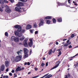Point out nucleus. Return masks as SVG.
<instances>
[{
    "label": "nucleus",
    "mask_w": 78,
    "mask_h": 78,
    "mask_svg": "<svg viewBox=\"0 0 78 78\" xmlns=\"http://www.w3.org/2000/svg\"><path fill=\"white\" fill-rule=\"evenodd\" d=\"M21 51H23L20 50L16 52L17 54L19 56L16 57L15 58V61L16 62H19V61H20L22 59V53Z\"/></svg>",
    "instance_id": "f257e3e1"
},
{
    "label": "nucleus",
    "mask_w": 78,
    "mask_h": 78,
    "mask_svg": "<svg viewBox=\"0 0 78 78\" xmlns=\"http://www.w3.org/2000/svg\"><path fill=\"white\" fill-rule=\"evenodd\" d=\"M15 28H18V32L20 33H24L25 32V30L24 29H22V26L20 25H17L14 26Z\"/></svg>",
    "instance_id": "f03ea898"
},
{
    "label": "nucleus",
    "mask_w": 78,
    "mask_h": 78,
    "mask_svg": "<svg viewBox=\"0 0 78 78\" xmlns=\"http://www.w3.org/2000/svg\"><path fill=\"white\" fill-rule=\"evenodd\" d=\"M11 39L12 41H14L15 42H17L20 40L18 37H16L14 36H12L11 37Z\"/></svg>",
    "instance_id": "7ed1b4c3"
},
{
    "label": "nucleus",
    "mask_w": 78,
    "mask_h": 78,
    "mask_svg": "<svg viewBox=\"0 0 78 78\" xmlns=\"http://www.w3.org/2000/svg\"><path fill=\"white\" fill-rule=\"evenodd\" d=\"M27 41H28V39H25L23 41V44L25 47H28V43H27Z\"/></svg>",
    "instance_id": "20e7f679"
},
{
    "label": "nucleus",
    "mask_w": 78,
    "mask_h": 78,
    "mask_svg": "<svg viewBox=\"0 0 78 78\" xmlns=\"http://www.w3.org/2000/svg\"><path fill=\"white\" fill-rule=\"evenodd\" d=\"M59 63H60V61H58L56 63V64H57L56 65L51 69V70H53V69H56V68H57V67L59 66Z\"/></svg>",
    "instance_id": "39448f33"
},
{
    "label": "nucleus",
    "mask_w": 78,
    "mask_h": 78,
    "mask_svg": "<svg viewBox=\"0 0 78 78\" xmlns=\"http://www.w3.org/2000/svg\"><path fill=\"white\" fill-rule=\"evenodd\" d=\"M5 11L7 13H10L11 12V10L9 8V7L8 6V7H6Z\"/></svg>",
    "instance_id": "423d86ee"
},
{
    "label": "nucleus",
    "mask_w": 78,
    "mask_h": 78,
    "mask_svg": "<svg viewBox=\"0 0 78 78\" xmlns=\"http://www.w3.org/2000/svg\"><path fill=\"white\" fill-rule=\"evenodd\" d=\"M44 20H43V19H40V22L39 23V26H43V25H44Z\"/></svg>",
    "instance_id": "0eeeda50"
},
{
    "label": "nucleus",
    "mask_w": 78,
    "mask_h": 78,
    "mask_svg": "<svg viewBox=\"0 0 78 78\" xmlns=\"http://www.w3.org/2000/svg\"><path fill=\"white\" fill-rule=\"evenodd\" d=\"M5 65H2L1 67V70L2 72H3L5 70Z\"/></svg>",
    "instance_id": "6e6552de"
},
{
    "label": "nucleus",
    "mask_w": 78,
    "mask_h": 78,
    "mask_svg": "<svg viewBox=\"0 0 78 78\" xmlns=\"http://www.w3.org/2000/svg\"><path fill=\"white\" fill-rule=\"evenodd\" d=\"M16 6H19L20 7V6H23V4L22 2H19L18 3L16 4Z\"/></svg>",
    "instance_id": "1a4fd4ad"
},
{
    "label": "nucleus",
    "mask_w": 78,
    "mask_h": 78,
    "mask_svg": "<svg viewBox=\"0 0 78 78\" xmlns=\"http://www.w3.org/2000/svg\"><path fill=\"white\" fill-rule=\"evenodd\" d=\"M15 9V10L17 11H18V12H20L21 11L20 10V9H21L20 7L18 6L16 7Z\"/></svg>",
    "instance_id": "9d476101"
},
{
    "label": "nucleus",
    "mask_w": 78,
    "mask_h": 78,
    "mask_svg": "<svg viewBox=\"0 0 78 78\" xmlns=\"http://www.w3.org/2000/svg\"><path fill=\"white\" fill-rule=\"evenodd\" d=\"M9 61L8 60H6L5 62V66L6 67H7L9 66Z\"/></svg>",
    "instance_id": "9b49d317"
},
{
    "label": "nucleus",
    "mask_w": 78,
    "mask_h": 78,
    "mask_svg": "<svg viewBox=\"0 0 78 78\" xmlns=\"http://www.w3.org/2000/svg\"><path fill=\"white\" fill-rule=\"evenodd\" d=\"M24 53H28L29 52V51L26 48H24L23 49Z\"/></svg>",
    "instance_id": "f8f14e48"
},
{
    "label": "nucleus",
    "mask_w": 78,
    "mask_h": 78,
    "mask_svg": "<svg viewBox=\"0 0 78 78\" xmlns=\"http://www.w3.org/2000/svg\"><path fill=\"white\" fill-rule=\"evenodd\" d=\"M32 28V26L31 25H27L26 27V30H29V29H31Z\"/></svg>",
    "instance_id": "ddd939ff"
},
{
    "label": "nucleus",
    "mask_w": 78,
    "mask_h": 78,
    "mask_svg": "<svg viewBox=\"0 0 78 78\" xmlns=\"http://www.w3.org/2000/svg\"><path fill=\"white\" fill-rule=\"evenodd\" d=\"M28 53H24V59H25L26 58H27L28 57Z\"/></svg>",
    "instance_id": "4468645a"
},
{
    "label": "nucleus",
    "mask_w": 78,
    "mask_h": 78,
    "mask_svg": "<svg viewBox=\"0 0 78 78\" xmlns=\"http://www.w3.org/2000/svg\"><path fill=\"white\" fill-rule=\"evenodd\" d=\"M52 19V18L51 17V16H46L44 18V20H45V19H49V20H51Z\"/></svg>",
    "instance_id": "2eb2a0df"
},
{
    "label": "nucleus",
    "mask_w": 78,
    "mask_h": 78,
    "mask_svg": "<svg viewBox=\"0 0 78 78\" xmlns=\"http://www.w3.org/2000/svg\"><path fill=\"white\" fill-rule=\"evenodd\" d=\"M57 21L58 22H62V18H58L57 19Z\"/></svg>",
    "instance_id": "dca6fc26"
},
{
    "label": "nucleus",
    "mask_w": 78,
    "mask_h": 78,
    "mask_svg": "<svg viewBox=\"0 0 78 78\" xmlns=\"http://www.w3.org/2000/svg\"><path fill=\"white\" fill-rule=\"evenodd\" d=\"M58 6H63L64 5V3H61L59 2L57 3Z\"/></svg>",
    "instance_id": "f3484780"
},
{
    "label": "nucleus",
    "mask_w": 78,
    "mask_h": 78,
    "mask_svg": "<svg viewBox=\"0 0 78 78\" xmlns=\"http://www.w3.org/2000/svg\"><path fill=\"white\" fill-rule=\"evenodd\" d=\"M16 70L17 72H18V71H20V70H21V67L18 66L17 68L16 69Z\"/></svg>",
    "instance_id": "a211bd4d"
},
{
    "label": "nucleus",
    "mask_w": 78,
    "mask_h": 78,
    "mask_svg": "<svg viewBox=\"0 0 78 78\" xmlns=\"http://www.w3.org/2000/svg\"><path fill=\"white\" fill-rule=\"evenodd\" d=\"M19 32H18V31L17 30H16L15 31L14 33L16 36H17L19 34Z\"/></svg>",
    "instance_id": "6ab92c4d"
},
{
    "label": "nucleus",
    "mask_w": 78,
    "mask_h": 78,
    "mask_svg": "<svg viewBox=\"0 0 78 78\" xmlns=\"http://www.w3.org/2000/svg\"><path fill=\"white\" fill-rule=\"evenodd\" d=\"M46 23L47 24H50V23H51V21H50V20H46Z\"/></svg>",
    "instance_id": "aec40b11"
},
{
    "label": "nucleus",
    "mask_w": 78,
    "mask_h": 78,
    "mask_svg": "<svg viewBox=\"0 0 78 78\" xmlns=\"http://www.w3.org/2000/svg\"><path fill=\"white\" fill-rule=\"evenodd\" d=\"M74 66H75V67H76V69H77V70H78V62L74 64Z\"/></svg>",
    "instance_id": "412c9836"
},
{
    "label": "nucleus",
    "mask_w": 78,
    "mask_h": 78,
    "mask_svg": "<svg viewBox=\"0 0 78 78\" xmlns=\"http://www.w3.org/2000/svg\"><path fill=\"white\" fill-rule=\"evenodd\" d=\"M27 66H30V62H27H27H25L24 64V66H27Z\"/></svg>",
    "instance_id": "4be33fe9"
},
{
    "label": "nucleus",
    "mask_w": 78,
    "mask_h": 78,
    "mask_svg": "<svg viewBox=\"0 0 78 78\" xmlns=\"http://www.w3.org/2000/svg\"><path fill=\"white\" fill-rule=\"evenodd\" d=\"M11 59L12 61V62H14L15 61V58L14 57H12Z\"/></svg>",
    "instance_id": "5701e85b"
},
{
    "label": "nucleus",
    "mask_w": 78,
    "mask_h": 78,
    "mask_svg": "<svg viewBox=\"0 0 78 78\" xmlns=\"http://www.w3.org/2000/svg\"><path fill=\"white\" fill-rule=\"evenodd\" d=\"M52 20L53 23H56V19L55 18H53Z\"/></svg>",
    "instance_id": "b1692460"
},
{
    "label": "nucleus",
    "mask_w": 78,
    "mask_h": 78,
    "mask_svg": "<svg viewBox=\"0 0 78 78\" xmlns=\"http://www.w3.org/2000/svg\"><path fill=\"white\" fill-rule=\"evenodd\" d=\"M25 37H21L20 38V41H23V40L25 39Z\"/></svg>",
    "instance_id": "393cba45"
},
{
    "label": "nucleus",
    "mask_w": 78,
    "mask_h": 78,
    "mask_svg": "<svg viewBox=\"0 0 78 78\" xmlns=\"http://www.w3.org/2000/svg\"><path fill=\"white\" fill-rule=\"evenodd\" d=\"M51 76H52V75H51V74H49V75L47 76L44 78H50V77H51Z\"/></svg>",
    "instance_id": "a878e982"
},
{
    "label": "nucleus",
    "mask_w": 78,
    "mask_h": 78,
    "mask_svg": "<svg viewBox=\"0 0 78 78\" xmlns=\"http://www.w3.org/2000/svg\"><path fill=\"white\" fill-rule=\"evenodd\" d=\"M23 33H21L20 34H18V35L17 36H18V37H22V35L23 34H22Z\"/></svg>",
    "instance_id": "bb28decb"
},
{
    "label": "nucleus",
    "mask_w": 78,
    "mask_h": 78,
    "mask_svg": "<svg viewBox=\"0 0 78 78\" xmlns=\"http://www.w3.org/2000/svg\"><path fill=\"white\" fill-rule=\"evenodd\" d=\"M0 4H1V5H3V4H4V2L3 1L0 0Z\"/></svg>",
    "instance_id": "cd10ccee"
},
{
    "label": "nucleus",
    "mask_w": 78,
    "mask_h": 78,
    "mask_svg": "<svg viewBox=\"0 0 78 78\" xmlns=\"http://www.w3.org/2000/svg\"><path fill=\"white\" fill-rule=\"evenodd\" d=\"M29 45V47H32L33 46V43H30L29 42L28 43Z\"/></svg>",
    "instance_id": "c85d7f7f"
},
{
    "label": "nucleus",
    "mask_w": 78,
    "mask_h": 78,
    "mask_svg": "<svg viewBox=\"0 0 78 78\" xmlns=\"http://www.w3.org/2000/svg\"><path fill=\"white\" fill-rule=\"evenodd\" d=\"M51 52H52V49H51L48 52V54L49 55H51Z\"/></svg>",
    "instance_id": "c756f323"
},
{
    "label": "nucleus",
    "mask_w": 78,
    "mask_h": 78,
    "mask_svg": "<svg viewBox=\"0 0 78 78\" xmlns=\"http://www.w3.org/2000/svg\"><path fill=\"white\" fill-rule=\"evenodd\" d=\"M49 74V73H48L44 75L43 77H40V78H44V77H45V76H48V75Z\"/></svg>",
    "instance_id": "7c9ffc66"
},
{
    "label": "nucleus",
    "mask_w": 78,
    "mask_h": 78,
    "mask_svg": "<svg viewBox=\"0 0 78 78\" xmlns=\"http://www.w3.org/2000/svg\"><path fill=\"white\" fill-rule=\"evenodd\" d=\"M5 36H6V37H8V32H5Z\"/></svg>",
    "instance_id": "2f4dec72"
},
{
    "label": "nucleus",
    "mask_w": 78,
    "mask_h": 78,
    "mask_svg": "<svg viewBox=\"0 0 78 78\" xmlns=\"http://www.w3.org/2000/svg\"><path fill=\"white\" fill-rule=\"evenodd\" d=\"M19 1H21V2H25L27 1V0H18Z\"/></svg>",
    "instance_id": "473e14b6"
},
{
    "label": "nucleus",
    "mask_w": 78,
    "mask_h": 78,
    "mask_svg": "<svg viewBox=\"0 0 78 78\" xmlns=\"http://www.w3.org/2000/svg\"><path fill=\"white\" fill-rule=\"evenodd\" d=\"M56 50V48H55L54 49V51H52V52L53 53H55V51Z\"/></svg>",
    "instance_id": "72a5a7b5"
},
{
    "label": "nucleus",
    "mask_w": 78,
    "mask_h": 78,
    "mask_svg": "<svg viewBox=\"0 0 78 78\" xmlns=\"http://www.w3.org/2000/svg\"><path fill=\"white\" fill-rule=\"evenodd\" d=\"M71 37H72V38H73V37H75V35H74V34H72Z\"/></svg>",
    "instance_id": "f704fd0d"
},
{
    "label": "nucleus",
    "mask_w": 78,
    "mask_h": 78,
    "mask_svg": "<svg viewBox=\"0 0 78 78\" xmlns=\"http://www.w3.org/2000/svg\"><path fill=\"white\" fill-rule=\"evenodd\" d=\"M22 10L23 12H25V11H26V10H25V9H22Z\"/></svg>",
    "instance_id": "c9c22d12"
},
{
    "label": "nucleus",
    "mask_w": 78,
    "mask_h": 78,
    "mask_svg": "<svg viewBox=\"0 0 78 78\" xmlns=\"http://www.w3.org/2000/svg\"><path fill=\"white\" fill-rule=\"evenodd\" d=\"M78 53L76 55H75L73 56V57H71V58H75V56H78Z\"/></svg>",
    "instance_id": "e433bc0d"
},
{
    "label": "nucleus",
    "mask_w": 78,
    "mask_h": 78,
    "mask_svg": "<svg viewBox=\"0 0 78 78\" xmlns=\"http://www.w3.org/2000/svg\"><path fill=\"white\" fill-rule=\"evenodd\" d=\"M68 45H69V44L66 43V44H64V45L66 47H67V46H68Z\"/></svg>",
    "instance_id": "4c0bfd02"
},
{
    "label": "nucleus",
    "mask_w": 78,
    "mask_h": 78,
    "mask_svg": "<svg viewBox=\"0 0 78 78\" xmlns=\"http://www.w3.org/2000/svg\"><path fill=\"white\" fill-rule=\"evenodd\" d=\"M45 66V63H42L41 64V66L42 67H43V66Z\"/></svg>",
    "instance_id": "58836bf2"
},
{
    "label": "nucleus",
    "mask_w": 78,
    "mask_h": 78,
    "mask_svg": "<svg viewBox=\"0 0 78 78\" xmlns=\"http://www.w3.org/2000/svg\"><path fill=\"white\" fill-rule=\"evenodd\" d=\"M3 9H2V8L1 7H0V11L1 12H3Z\"/></svg>",
    "instance_id": "ea45409f"
},
{
    "label": "nucleus",
    "mask_w": 78,
    "mask_h": 78,
    "mask_svg": "<svg viewBox=\"0 0 78 78\" xmlns=\"http://www.w3.org/2000/svg\"><path fill=\"white\" fill-rule=\"evenodd\" d=\"M32 53V50H30V55H31V53Z\"/></svg>",
    "instance_id": "a19ab883"
},
{
    "label": "nucleus",
    "mask_w": 78,
    "mask_h": 78,
    "mask_svg": "<svg viewBox=\"0 0 78 78\" xmlns=\"http://www.w3.org/2000/svg\"><path fill=\"white\" fill-rule=\"evenodd\" d=\"M73 3H74V5H76V6L77 5V4L75 2V1H73Z\"/></svg>",
    "instance_id": "79ce46f5"
},
{
    "label": "nucleus",
    "mask_w": 78,
    "mask_h": 78,
    "mask_svg": "<svg viewBox=\"0 0 78 78\" xmlns=\"http://www.w3.org/2000/svg\"><path fill=\"white\" fill-rule=\"evenodd\" d=\"M30 32L31 33H33V30L30 29Z\"/></svg>",
    "instance_id": "37998d69"
},
{
    "label": "nucleus",
    "mask_w": 78,
    "mask_h": 78,
    "mask_svg": "<svg viewBox=\"0 0 78 78\" xmlns=\"http://www.w3.org/2000/svg\"><path fill=\"white\" fill-rule=\"evenodd\" d=\"M37 33H38V32L37 31H35V34H37Z\"/></svg>",
    "instance_id": "c03bdc74"
},
{
    "label": "nucleus",
    "mask_w": 78,
    "mask_h": 78,
    "mask_svg": "<svg viewBox=\"0 0 78 78\" xmlns=\"http://www.w3.org/2000/svg\"><path fill=\"white\" fill-rule=\"evenodd\" d=\"M11 3H13L14 2V0H9Z\"/></svg>",
    "instance_id": "a18cd8bd"
},
{
    "label": "nucleus",
    "mask_w": 78,
    "mask_h": 78,
    "mask_svg": "<svg viewBox=\"0 0 78 78\" xmlns=\"http://www.w3.org/2000/svg\"><path fill=\"white\" fill-rule=\"evenodd\" d=\"M30 42L31 43H33V39H31L30 40Z\"/></svg>",
    "instance_id": "49530a36"
},
{
    "label": "nucleus",
    "mask_w": 78,
    "mask_h": 78,
    "mask_svg": "<svg viewBox=\"0 0 78 78\" xmlns=\"http://www.w3.org/2000/svg\"><path fill=\"white\" fill-rule=\"evenodd\" d=\"M9 70V68H8L7 69H6L5 71L6 72H8Z\"/></svg>",
    "instance_id": "de8ad7c7"
},
{
    "label": "nucleus",
    "mask_w": 78,
    "mask_h": 78,
    "mask_svg": "<svg viewBox=\"0 0 78 78\" xmlns=\"http://www.w3.org/2000/svg\"><path fill=\"white\" fill-rule=\"evenodd\" d=\"M34 27H37V24H34Z\"/></svg>",
    "instance_id": "09e8293b"
},
{
    "label": "nucleus",
    "mask_w": 78,
    "mask_h": 78,
    "mask_svg": "<svg viewBox=\"0 0 78 78\" xmlns=\"http://www.w3.org/2000/svg\"><path fill=\"white\" fill-rule=\"evenodd\" d=\"M68 47L69 48H72V45H70Z\"/></svg>",
    "instance_id": "8fccbe9b"
},
{
    "label": "nucleus",
    "mask_w": 78,
    "mask_h": 78,
    "mask_svg": "<svg viewBox=\"0 0 78 78\" xmlns=\"http://www.w3.org/2000/svg\"><path fill=\"white\" fill-rule=\"evenodd\" d=\"M9 75H10V76H12V74L11 73H9Z\"/></svg>",
    "instance_id": "3c124183"
},
{
    "label": "nucleus",
    "mask_w": 78,
    "mask_h": 78,
    "mask_svg": "<svg viewBox=\"0 0 78 78\" xmlns=\"http://www.w3.org/2000/svg\"><path fill=\"white\" fill-rule=\"evenodd\" d=\"M69 41H70L69 40H68L67 41V43L69 44Z\"/></svg>",
    "instance_id": "603ef678"
},
{
    "label": "nucleus",
    "mask_w": 78,
    "mask_h": 78,
    "mask_svg": "<svg viewBox=\"0 0 78 78\" xmlns=\"http://www.w3.org/2000/svg\"><path fill=\"white\" fill-rule=\"evenodd\" d=\"M24 70V68L23 67L22 68H21V70Z\"/></svg>",
    "instance_id": "864d4df0"
},
{
    "label": "nucleus",
    "mask_w": 78,
    "mask_h": 78,
    "mask_svg": "<svg viewBox=\"0 0 78 78\" xmlns=\"http://www.w3.org/2000/svg\"><path fill=\"white\" fill-rule=\"evenodd\" d=\"M70 2H71V0H68V2L69 3V4H70L71 3Z\"/></svg>",
    "instance_id": "5fc2aeb1"
},
{
    "label": "nucleus",
    "mask_w": 78,
    "mask_h": 78,
    "mask_svg": "<svg viewBox=\"0 0 78 78\" xmlns=\"http://www.w3.org/2000/svg\"><path fill=\"white\" fill-rule=\"evenodd\" d=\"M14 70L12 69L11 71V72H12V73H14Z\"/></svg>",
    "instance_id": "6e6d98bb"
},
{
    "label": "nucleus",
    "mask_w": 78,
    "mask_h": 78,
    "mask_svg": "<svg viewBox=\"0 0 78 78\" xmlns=\"http://www.w3.org/2000/svg\"><path fill=\"white\" fill-rule=\"evenodd\" d=\"M58 54L59 55H61V51H60L58 53Z\"/></svg>",
    "instance_id": "4d7b16f0"
},
{
    "label": "nucleus",
    "mask_w": 78,
    "mask_h": 78,
    "mask_svg": "<svg viewBox=\"0 0 78 78\" xmlns=\"http://www.w3.org/2000/svg\"><path fill=\"white\" fill-rule=\"evenodd\" d=\"M68 77H70V75L69 73H68Z\"/></svg>",
    "instance_id": "13d9d810"
},
{
    "label": "nucleus",
    "mask_w": 78,
    "mask_h": 78,
    "mask_svg": "<svg viewBox=\"0 0 78 78\" xmlns=\"http://www.w3.org/2000/svg\"><path fill=\"white\" fill-rule=\"evenodd\" d=\"M34 69H35V70H38V69L37 68L35 67Z\"/></svg>",
    "instance_id": "bf43d9fd"
},
{
    "label": "nucleus",
    "mask_w": 78,
    "mask_h": 78,
    "mask_svg": "<svg viewBox=\"0 0 78 78\" xmlns=\"http://www.w3.org/2000/svg\"><path fill=\"white\" fill-rule=\"evenodd\" d=\"M46 66H48V62H46Z\"/></svg>",
    "instance_id": "052dcab7"
},
{
    "label": "nucleus",
    "mask_w": 78,
    "mask_h": 78,
    "mask_svg": "<svg viewBox=\"0 0 78 78\" xmlns=\"http://www.w3.org/2000/svg\"><path fill=\"white\" fill-rule=\"evenodd\" d=\"M4 2L5 3H6V2H7V0H4Z\"/></svg>",
    "instance_id": "680f3d73"
},
{
    "label": "nucleus",
    "mask_w": 78,
    "mask_h": 78,
    "mask_svg": "<svg viewBox=\"0 0 78 78\" xmlns=\"http://www.w3.org/2000/svg\"><path fill=\"white\" fill-rule=\"evenodd\" d=\"M67 40V39H64L63 40V41H65Z\"/></svg>",
    "instance_id": "e2e57ef3"
},
{
    "label": "nucleus",
    "mask_w": 78,
    "mask_h": 78,
    "mask_svg": "<svg viewBox=\"0 0 78 78\" xmlns=\"http://www.w3.org/2000/svg\"><path fill=\"white\" fill-rule=\"evenodd\" d=\"M56 45H58L59 44V43H58V42H56Z\"/></svg>",
    "instance_id": "0e129e2a"
},
{
    "label": "nucleus",
    "mask_w": 78,
    "mask_h": 78,
    "mask_svg": "<svg viewBox=\"0 0 78 78\" xmlns=\"http://www.w3.org/2000/svg\"><path fill=\"white\" fill-rule=\"evenodd\" d=\"M31 73V72H29L28 73V75H30V74Z\"/></svg>",
    "instance_id": "69168bd1"
},
{
    "label": "nucleus",
    "mask_w": 78,
    "mask_h": 78,
    "mask_svg": "<svg viewBox=\"0 0 78 78\" xmlns=\"http://www.w3.org/2000/svg\"><path fill=\"white\" fill-rule=\"evenodd\" d=\"M5 78H9L8 76H5Z\"/></svg>",
    "instance_id": "338daca9"
},
{
    "label": "nucleus",
    "mask_w": 78,
    "mask_h": 78,
    "mask_svg": "<svg viewBox=\"0 0 78 78\" xmlns=\"http://www.w3.org/2000/svg\"><path fill=\"white\" fill-rule=\"evenodd\" d=\"M43 60H45V58L44 57V58H43Z\"/></svg>",
    "instance_id": "774afa93"
}]
</instances>
